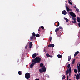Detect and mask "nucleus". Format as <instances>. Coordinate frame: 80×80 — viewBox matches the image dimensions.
I'll use <instances>...</instances> for the list:
<instances>
[{"instance_id": "1", "label": "nucleus", "mask_w": 80, "mask_h": 80, "mask_svg": "<svg viewBox=\"0 0 80 80\" xmlns=\"http://www.w3.org/2000/svg\"><path fill=\"white\" fill-rule=\"evenodd\" d=\"M36 63H38L41 61V58L39 57H37L35 59L32 60Z\"/></svg>"}, {"instance_id": "2", "label": "nucleus", "mask_w": 80, "mask_h": 80, "mask_svg": "<svg viewBox=\"0 0 80 80\" xmlns=\"http://www.w3.org/2000/svg\"><path fill=\"white\" fill-rule=\"evenodd\" d=\"M70 67V64H68V67L69 68L68 69V68L66 71V75H68V73L71 72L72 71L71 68V67Z\"/></svg>"}, {"instance_id": "3", "label": "nucleus", "mask_w": 80, "mask_h": 80, "mask_svg": "<svg viewBox=\"0 0 80 80\" xmlns=\"http://www.w3.org/2000/svg\"><path fill=\"white\" fill-rule=\"evenodd\" d=\"M25 77L27 79L30 78V74L28 73V72H27L25 74Z\"/></svg>"}, {"instance_id": "4", "label": "nucleus", "mask_w": 80, "mask_h": 80, "mask_svg": "<svg viewBox=\"0 0 80 80\" xmlns=\"http://www.w3.org/2000/svg\"><path fill=\"white\" fill-rule=\"evenodd\" d=\"M68 13H69V14L71 15V16H72V17H76V15L75 14V13H73V12H68Z\"/></svg>"}, {"instance_id": "5", "label": "nucleus", "mask_w": 80, "mask_h": 80, "mask_svg": "<svg viewBox=\"0 0 80 80\" xmlns=\"http://www.w3.org/2000/svg\"><path fill=\"white\" fill-rule=\"evenodd\" d=\"M78 65H79V66H78ZM77 68H78V72H80V63H78V64L77 66Z\"/></svg>"}, {"instance_id": "6", "label": "nucleus", "mask_w": 80, "mask_h": 80, "mask_svg": "<svg viewBox=\"0 0 80 80\" xmlns=\"http://www.w3.org/2000/svg\"><path fill=\"white\" fill-rule=\"evenodd\" d=\"M32 63L30 65V66L31 68H32V67H33V66H34V65H35V64H36V63L34 62L33 60L32 61Z\"/></svg>"}, {"instance_id": "7", "label": "nucleus", "mask_w": 80, "mask_h": 80, "mask_svg": "<svg viewBox=\"0 0 80 80\" xmlns=\"http://www.w3.org/2000/svg\"><path fill=\"white\" fill-rule=\"evenodd\" d=\"M76 78L77 80H79L80 79V76L79 74H77L76 76Z\"/></svg>"}, {"instance_id": "8", "label": "nucleus", "mask_w": 80, "mask_h": 80, "mask_svg": "<svg viewBox=\"0 0 80 80\" xmlns=\"http://www.w3.org/2000/svg\"><path fill=\"white\" fill-rule=\"evenodd\" d=\"M55 46V45L53 44H50L48 45V47H53Z\"/></svg>"}, {"instance_id": "9", "label": "nucleus", "mask_w": 80, "mask_h": 80, "mask_svg": "<svg viewBox=\"0 0 80 80\" xmlns=\"http://www.w3.org/2000/svg\"><path fill=\"white\" fill-rule=\"evenodd\" d=\"M62 13L63 15H66L67 14V11L65 10H64L62 12Z\"/></svg>"}, {"instance_id": "10", "label": "nucleus", "mask_w": 80, "mask_h": 80, "mask_svg": "<svg viewBox=\"0 0 80 80\" xmlns=\"http://www.w3.org/2000/svg\"><path fill=\"white\" fill-rule=\"evenodd\" d=\"M42 70L43 71V72H45L46 71V68H45V67H43L42 68Z\"/></svg>"}, {"instance_id": "11", "label": "nucleus", "mask_w": 80, "mask_h": 80, "mask_svg": "<svg viewBox=\"0 0 80 80\" xmlns=\"http://www.w3.org/2000/svg\"><path fill=\"white\" fill-rule=\"evenodd\" d=\"M37 57V54L35 53L34 54L32 55V58H35Z\"/></svg>"}, {"instance_id": "12", "label": "nucleus", "mask_w": 80, "mask_h": 80, "mask_svg": "<svg viewBox=\"0 0 80 80\" xmlns=\"http://www.w3.org/2000/svg\"><path fill=\"white\" fill-rule=\"evenodd\" d=\"M79 53V51H77L74 54V57H75V56H76V55H77Z\"/></svg>"}, {"instance_id": "13", "label": "nucleus", "mask_w": 80, "mask_h": 80, "mask_svg": "<svg viewBox=\"0 0 80 80\" xmlns=\"http://www.w3.org/2000/svg\"><path fill=\"white\" fill-rule=\"evenodd\" d=\"M29 46L30 48H32V43L31 42H30L29 43Z\"/></svg>"}, {"instance_id": "14", "label": "nucleus", "mask_w": 80, "mask_h": 80, "mask_svg": "<svg viewBox=\"0 0 80 80\" xmlns=\"http://www.w3.org/2000/svg\"><path fill=\"white\" fill-rule=\"evenodd\" d=\"M66 10L67 12H69L70 11V8L67 6H66Z\"/></svg>"}, {"instance_id": "15", "label": "nucleus", "mask_w": 80, "mask_h": 80, "mask_svg": "<svg viewBox=\"0 0 80 80\" xmlns=\"http://www.w3.org/2000/svg\"><path fill=\"white\" fill-rule=\"evenodd\" d=\"M64 18L65 20H66V22H68V21H69L68 19L65 18Z\"/></svg>"}, {"instance_id": "16", "label": "nucleus", "mask_w": 80, "mask_h": 80, "mask_svg": "<svg viewBox=\"0 0 80 80\" xmlns=\"http://www.w3.org/2000/svg\"><path fill=\"white\" fill-rule=\"evenodd\" d=\"M32 36L34 37H35V33L33 32L32 33Z\"/></svg>"}, {"instance_id": "17", "label": "nucleus", "mask_w": 80, "mask_h": 80, "mask_svg": "<svg viewBox=\"0 0 80 80\" xmlns=\"http://www.w3.org/2000/svg\"><path fill=\"white\" fill-rule=\"evenodd\" d=\"M71 59V56H69L68 57V61H70Z\"/></svg>"}, {"instance_id": "18", "label": "nucleus", "mask_w": 80, "mask_h": 80, "mask_svg": "<svg viewBox=\"0 0 80 80\" xmlns=\"http://www.w3.org/2000/svg\"><path fill=\"white\" fill-rule=\"evenodd\" d=\"M58 58H62V56L60 54L58 55Z\"/></svg>"}, {"instance_id": "19", "label": "nucleus", "mask_w": 80, "mask_h": 80, "mask_svg": "<svg viewBox=\"0 0 80 80\" xmlns=\"http://www.w3.org/2000/svg\"><path fill=\"white\" fill-rule=\"evenodd\" d=\"M59 30V28H57L55 30V32H58V31Z\"/></svg>"}, {"instance_id": "20", "label": "nucleus", "mask_w": 80, "mask_h": 80, "mask_svg": "<svg viewBox=\"0 0 80 80\" xmlns=\"http://www.w3.org/2000/svg\"><path fill=\"white\" fill-rule=\"evenodd\" d=\"M43 63H42L40 64V67H43Z\"/></svg>"}, {"instance_id": "21", "label": "nucleus", "mask_w": 80, "mask_h": 80, "mask_svg": "<svg viewBox=\"0 0 80 80\" xmlns=\"http://www.w3.org/2000/svg\"><path fill=\"white\" fill-rule=\"evenodd\" d=\"M39 72L41 73H42V72H43V70L42 69H39Z\"/></svg>"}, {"instance_id": "22", "label": "nucleus", "mask_w": 80, "mask_h": 80, "mask_svg": "<svg viewBox=\"0 0 80 80\" xmlns=\"http://www.w3.org/2000/svg\"><path fill=\"white\" fill-rule=\"evenodd\" d=\"M70 0H68V3H69L70 5H72V3L70 2Z\"/></svg>"}, {"instance_id": "23", "label": "nucleus", "mask_w": 80, "mask_h": 80, "mask_svg": "<svg viewBox=\"0 0 80 80\" xmlns=\"http://www.w3.org/2000/svg\"><path fill=\"white\" fill-rule=\"evenodd\" d=\"M77 21L78 22H80V18H77Z\"/></svg>"}, {"instance_id": "24", "label": "nucleus", "mask_w": 80, "mask_h": 80, "mask_svg": "<svg viewBox=\"0 0 80 80\" xmlns=\"http://www.w3.org/2000/svg\"><path fill=\"white\" fill-rule=\"evenodd\" d=\"M36 37H40V34H37L36 35Z\"/></svg>"}, {"instance_id": "25", "label": "nucleus", "mask_w": 80, "mask_h": 80, "mask_svg": "<svg viewBox=\"0 0 80 80\" xmlns=\"http://www.w3.org/2000/svg\"><path fill=\"white\" fill-rule=\"evenodd\" d=\"M18 73L19 75H22V72H21V71H19Z\"/></svg>"}, {"instance_id": "26", "label": "nucleus", "mask_w": 80, "mask_h": 80, "mask_svg": "<svg viewBox=\"0 0 80 80\" xmlns=\"http://www.w3.org/2000/svg\"><path fill=\"white\" fill-rule=\"evenodd\" d=\"M75 59H74L72 61V64H74V63H75Z\"/></svg>"}, {"instance_id": "27", "label": "nucleus", "mask_w": 80, "mask_h": 80, "mask_svg": "<svg viewBox=\"0 0 80 80\" xmlns=\"http://www.w3.org/2000/svg\"><path fill=\"white\" fill-rule=\"evenodd\" d=\"M76 9L77 12H79V9H78V8H76Z\"/></svg>"}, {"instance_id": "28", "label": "nucleus", "mask_w": 80, "mask_h": 80, "mask_svg": "<svg viewBox=\"0 0 80 80\" xmlns=\"http://www.w3.org/2000/svg\"><path fill=\"white\" fill-rule=\"evenodd\" d=\"M74 72L75 73H77V69H75L74 70Z\"/></svg>"}, {"instance_id": "29", "label": "nucleus", "mask_w": 80, "mask_h": 80, "mask_svg": "<svg viewBox=\"0 0 80 80\" xmlns=\"http://www.w3.org/2000/svg\"><path fill=\"white\" fill-rule=\"evenodd\" d=\"M30 38L31 40H33V36H32L30 37Z\"/></svg>"}, {"instance_id": "30", "label": "nucleus", "mask_w": 80, "mask_h": 80, "mask_svg": "<svg viewBox=\"0 0 80 80\" xmlns=\"http://www.w3.org/2000/svg\"><path fill=\"white\" fill-rule=\"evenodd\" d=\"M59 29H62L63 28L61 26H59Z\"/></svg>"}, {"instance_id": "31", "label": "nucleus", "mask_w": 80, "mask_h": 80, "mask_svg": "<svg viewBox=\"0 0 80 80\" xmlns=\"http://www.w3.org/2000/svg\"><path fill=\"white\" fill-rule=\"evenodd\" d=\"M59 25H60V23H59V22H58V25L56 26V27H58V26H59Z\"/></svg>"}, {"instance_id": "32", "label": "nucleus", "mask_w": 80, "mask_h": 80, "mask_svg": "<svg viewBox=\"0 0 80 80\" xmlns=\"http://www.w3.org/2000/svg\"><path fill=\"white\" fill-rule=\"evenodd\" d=\"M72 22H73V23H76V20H74V22L72 21Z\"/></svg>"}, {"instance_id": "33", "label": "nucleus", "mask_w": 80, "mask_h": 80, "mask_svg": "<svg viewBox=\"0 0 80 80\" xmlns=\"http://www.w3.org/2000/svg\"><path fill=\"white\" fill-rule=\"evenodd\" d=\"M27 47H28V44L26 45L25 49H27Z\"/></svg>"}, {"instance_id": "34", "label": "nucleus", "mask_w": 80, "mask_h": 80, "mask_svg": "<svg viewBox=\"0 0 80 80\" xmlns=\"http://www.w3.org/2000/svg\"><path fill=\"white\" fill-rule=\"evenodd\" d=\"M63 79H65V76L64 75L63 77L62 78Z\"/></svg>"}, {"instance_id": "35", "label": "nucleus", "mask_w": 80, "mask_h": 80, "mask_svg": "<svg viewBox=\"0 0 80 80\" xmlns=\"http://www.w3.org/2000/svg\"><path fill=\"white\" fill-rule=\"evenodd\" d=\"M41 28H42V29H44V27L43 26H42L41 27Z\"/></svg>"}, {"instance_id": "36", "label": "nucleus", "mask_w": 80, "mask_h": 80, "mask_svg": "<svg viewBox=\"0 0 80 80\" xmlns=\"http://www.w3.org/2000/svg\"><path fill=\"white\" fill-rule=\"evenodd\" d=\"M46 56H47V57H50V55H49V54H48V53L47 54Z\"/></svg>"}, {"instance_id": "37", "label": "nucleus", "mask_w": 80, "mask_h": 80, "mask_svg": "<svg viewBox=\"0 0 80 80\" xmlns=\"http://www.w3.org/2000/svg\"><path fill=\"white\" fill-rule=\"evenodd\" d=\"M49 40H50V42H51V41H52V37H51L50 38Z\"/></svg>"}, {"instance_id": "38", "label": "nucleus", "mask_w": 80, "mask_h": 80, "mask_svg": "<svg viewBox=\"0 0 80 80\" xmlns=\"http://www.w3.org/2000/svg\"><path fill=\"white\" fill-rule=\"evenodd\" d=\"M72 18L73 20H75V18Z\"/></svg>"}, {"instance_id": "39", "label": "nucleus", "mask_w": 80, "mask_h": 80, "mask_svg": "<svg viewBox=\"0 0 80 80\" xmlns=\"http://www.w3.org/2000/svg\"><path fill=\"white\" fill-rule=\"evenodd\" d=\"M78 26L80 27V22L78 23Z\"/></svg>"}, {"instance_id": "40", "label": "nucleus", "mask_w": 80, "mask_h": 80, "mask_svg": "<svg viewBox=\"0 0 80 80\" xmlns=\"http://www.w3.org/2000/svg\"><path fill=\"white\" fill-rule=\"evenodd\" d=\"M67 80H68V76H67Z\"/></svg>"}, {"instance_id": "41", "label": "nucleus", "mask_w": 80, "mask_h": 80, "mask_svg": "<svg viewBox=\"0 0 80 80\" xmlns=\"http://www.w3.org/2000/svg\"><path fill=\"white\" fill-rule=\"evenodd\" d=\"M49 57H53V56H50Z\"/></svg>"}, {"instance_id": "42", "label": "nucleus", "mask_w": 80, "mask_h": 80, "mask_svg": "<svg viewBox=\"0 0 80 80\" xmlns=\"http://www.w3.org/2000/svg\"><path fill=\"white\" fill-rule=\"evenodd\" d=\"M40 31V29H39L38 30V32H39Z\"/></svg>"}, {"instance_id": "43", "label": "nucleus", "mask_w": 80, "mask_h": 80, "mask_svg": "<svg viewBox=\"0 0 80 80\" xmlns=\"http://www.w3.org/2000/svg\"><path fill=\"white\" fill-rule=\"evenodd\" d=\"M74 8H76V6L74 7Z\"/></svg>"}, {"instance_id": "44", "label": "nucleus", "mask_w": 80, "mask_h": 80, "mask_svg": "<svg viewBox=\"0 0 80 80\" xmlns=\"http://www.w3.org/2000/svg\"><path fill=\"white\" fill-rule=\"evenodd\" d=\"M44 52H46V51H45V49H44Z\"/></svg>"}, {"instance_id": "45", "label": "nucleus", "mask_w": 80, "mask_h": 80, "mask_svg": "<svg viewBox=\"0 0 80 80\" xmlns=\"http://www.w3.org/2000/svg\"><path fill=\"white\" fill-rule=\"evenodd\" d=\"M52 53H53V51H52Z\"/></svg>"}, {"instance_id": "46", "label": "nucleus", "mask_w": 80, "mask_h": 80, "mask_svg": "<svg viewBox=\"0 0 80 80\" xmlns=\"http://www.w3.org/2000/svg\"><path fill=\"white\" fill-rule=\"evenodd\" d=\"M62 77H63V75L62 74Z\"/></svg>"}, {"instance_id": "47", "label": "nucleus", "mask_w": 80, "mask_h": 80, "mask_svg": "<svg viewBox=\"0 0 80 80\" xmlns=\"http://www.w3.org/2000/svg\"><path fill=\"white\" fill-rule=\"evenodd\" d=\"M69 76H70V74H69Z\"/></svg>"}, {"instance_id": "48", "label": "nucleus", "mask_w": 80, "mask_h": 80, "mask_svg": "<svg viewBox=\"0 0 80 80\" xmlns=\"http://www.w3.org/2000/svg\"><path fill=\"white\" fill-rule=\"evenodd\" d=\"M69 80H71V79H70Z\"/></svg>"}]
</instances>
